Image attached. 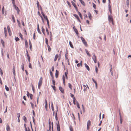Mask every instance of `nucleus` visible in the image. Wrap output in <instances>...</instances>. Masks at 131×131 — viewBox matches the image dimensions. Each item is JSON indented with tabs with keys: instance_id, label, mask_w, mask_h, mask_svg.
<instances>
[{
	"instance_id": "nucleus-20",
	"label": "nucleus",
	"mask_w": 131,
	"mask_h": 131,
	"mask_svg": "<svg viewBox=\"0 0 131 131\" xmlns=\"http://www.w3.org/2000/svg\"><path fill=\"white\" fill-rule=\"evenodd\" d=\"M110 72H113L112 66L111 64H110Z\"/></svg>"
},
{
	"instance_id": "nucleus-54",
	"label": "nucleus",
	"mask_w": 131,
	"mask_h": 131,
	"mask_svg": "<svg viewBox=\"0 0 131 131\" xmlns=\"http://www.w3.org/2000/svg\"><path fill=\"white\" fill-rule=\"evenodd\" d=\"M68 74V69H67L66 70V72H65L64 73V75L66 76L67 75V74Z\"/></svg>"
},
{
	"instance_id": "nucleus-5",
	"label": "nucleus",
	"mask_w": 131,
	"mask_h": 131,
	"mask_svg": "<svg viewBox=\"0 0 131 131\" xmlns=\"http://www.w3.org/2000/svg\"><path fill=\"white\" fill-rule=\"evenodd\" d=\"M73 15L74 16L75 18H77L79 22H81V21L80 20L79 18L77 15L74 14H73Z\"/></svg>"
},
{
	"instance_id": "nucleus-48",
	"label": "nucleus",
	"mask_w": 131,
	"mask_h": 131,
	"mask_svg": "<svg viewBox=\"0 0 131 131\" xmlns=\"http://www.w3.org/2000/svg\"><path fill=\"white\" fill-rule=\"evenodd\" d=\"M51 87H52V88H53V90H55V91L56 90V87L54 86V85L53 86V85H51Z\"/></svg>"
},
{
	"instance_id": "nucleus-62",
	"label": "nucleus",
	"mask_w": 131,
	"mask_h": 131,
	"mask_svg": "<svg viewBox=\"0 0 131 131\" xmlns=\"http://www.w3.org/2000/svg\"><path fill=\"white\" fill-rule=\"evenodd\" d=\"M92 80L95 84L96 83H97L96 81L93 78L92 79Z\"/></svg>"
},
{
	"instance_id": "nucleus-40",
	"label": "nucleus",
	"mask_w": 131,
	"mask_h": 131,
	"mask_svg": "<svg viewBox=\"0 0 131 131\" xmlns=\"http://www.w3.org/2000/svg\"><path fill=\"white\" fill-rule=\"evenodd\" d=\"M27 96L28 97H29V96H30V94H31L29 93V92L28 91H27Z\"/></svg>"
},
{
	"instance_id": "nucleus-26",
	"label": "nucleus",
	"mask_w": 131,
	"mask_h": 131,
	"mask_svg": "<svg viewBox=\"0 0 131 131\" xmlns=\"http://www.w3.org/2000/svg\"><path fill=\"white\" fill-rule=\"evenodd\" d=\"M69 44L70 45V46L72 48H73V47L72 45V43L71 41H69Z\"/></svg>"
},
{
	"instance_id": "nucleus-17",
	"label": "nucleus",
	"mask_w": 131,
	"mask_h": 131,
	"mask_svg": "<svg viewBox=\"0 0 131 131\" xmlns=\"http://www.w3.org/2000/svg\"><path fill=\"white\" fill-rule=\"evenodd\" d=\"M80 1L81 3V4L84 6H85V4L84 2L82 0H79Z\"/></svg>"
},
{
	"instance_id": "nucleus-43",
	"label": "nucleus",
	"mask_w": 131,
	"mask_h": 131,
	"mask_svg": "<svg viewBox=\"0 0 131 131\" xmlns=\"http://www.w3.org/2000/svg\"><path fill=\"white\" fill-rule=\"evenodd\" d=\"M69 129L70 131H73V128L71 126H69Z\"/></svg>"
},
{
	"instance_id": "nucleus-7",
	"label": "nucleus",
	"mask_w": 131,
	"mask_h": 131,
	"mask_svg": "<svg viewBox=\"0 0 131 131\" xmlns=\"http://www.w3.org/2000/svg\"><path fill=\"white\" fill-rule=\"evenodd\" d=\"M71 3H72V5L74 6V7L75 8L77 11L78 9H77V7L75 5V4L72 1H71Z\"/></svg>"
},
{
	"instance_id": "nucleus-59",
	"label": "nucleus",
	"mask_w": 131,
	"mask_h": 131,
	"mask_svg": "<svg viewBox=\"0 0 131 131\" xmlns=\"http://www.w3.org/2000/svg\"><path fill=\"white\" fill-rule=\"evenodd\" d=\"M24 127L25 128V131H27V128L26 127V124H24Z\"/></svg>"
},
{
	"instance_id": "nucleus-1",
	"label": "nucleus",
	"mask_w": 131,
	"mask_h": 131,
	"mask_svg": "<svg viewBox=\"0 0 131 131\" xmlns=\"http://www.w3.org/2000/svg\"><path fill=\"white\" fill-rule=\"evenodd\" d=\"M80 38H81L82 41L83 42L84 44L86 46H87V44L86 42V41L85 39L82 37H81Z\"/></svg>"
},
{
	"instance_id": "nucleus-46",
	"label": "nucleus",
	"mask_w": 131,
	"mask_h": 131,
	"mask_svg": "<svg viewBox=\"0 0 131 131\" xmlns=\"http://www.w3.org/2000/svg\"><path fill=\"white\" fill-rule=\"evenodd\" d=\"M68 86L70 88L71 90L72 89V85H71V84L70 83H68Z\"/></svg>"
},
{
	"instance_id": "nucleus-29",
	"label": "nucleus",
	"mask_w": 131,
	"mask_h": 131,
	"mask_svg": "<svg viewBox=\"0 0 131 131\" xmlns=\"http://www.w3.org/2000/svg\"><path fill=\"white\" fill-rule=\"evenodd\" d=\"M77 12H78V14L79 15L80 17L81 18V19H82V15L80 13V12H79V11L78 10Z\"/></svg>"
},
{
	"instance_id": "nucleus-14",
	"label": "nucleus",
	"mask_w": 131,
	"mask_h": 131,
	"mask_svg": "<svg viewBox=\"0 0 131 131\" xmlns=\"http://www.w3.org/2000/svg\"><path fill=\"white\" fill-rule=\"evenodd\" d=\"M37 31L40 34H41V33L39 28V25L38 24H37Z\"/></svg>"
},
{
	"instance_id": "nucleus-41",
	"label": "nucleus",
	"mask_w": 131,
	"mask_h": 131,
	"mask_svg": "<svg viewBox=\"0 0 131 131\" xmlns=\"http://www.w3.org/2000/svg\"><path fill=\"white\" fill-rule=\"evenodd\" d=\"M52 84L53 85H55V81L53 79L52 80Z\"/></svg>"
},
{
	"instance_id": "nucleus-60",
	"label": "nucleus",
	"mask_w": 131,
	"mask_h": 131,
	"mask_svg": "<svg viewBox=\"0 0 131 131\" xmlns=\"http://www.w3.org/2000/svg\"><path fill=\"white\" fill-rule=\"evenodd\" d=\"M29 68H31V69H32V67L31 66V63H29Z\"/></svg>"
},
{
	"instance_id": "nucleus-11",
	"label": "nucleus",
	"mask_w": 131,
	"mask_h": 131,
	"mask_svg": "<svg viewBox=\"0 0 131 131\" xmlns=\"http://www.w3.org/2000/svg\"><path fill=\"white\" fill-rule=\"evenodd\" d=\"M92 59L94 61L95 63H96L97 62L96 58V57H92Z\"/></svg>"
},
{
	"instance_id": "nucleus-58",
	"label": "nucleus",
	"mask_w": 131,
	"mask_h": 131,
	"mask_svg": "<svg viewBox=\"0 0 131 131\" xmlns=\"http://www.w3.org/2000/svg\"><path fill=\"white\" fill-rule=\"evenodd\" d=\"M32 89L33 91V92H34V90H35V89H34V86H33V85H32Z\"/></svg>"
},
{
	"instance_id": "nucleus-22",
	"label": "nucleus",
	"mask_w": 131,
	"mask_h": 131,
	"mask_svg": "<svg viewBox=\"0 0 131 131\" xmlns=\"http://www.w3.org/2000/svg\"><path fill=\"white\" fill-rule=\"evenodd\" d=\"M13 73L14 76H15V67H14V66H13Z\"/></svg>"
},
{
	"instance_id": "nucleus-44",
	"label": "nucleus",
	"mask_w": 131,
	"mask_h": 131,
	"mask_svg": "<svg viewBox=\"0 0 131 131\" xmlns=\"http://www.w3.org/2000/svg\"><path fill=\"white\" fill-rule=\"evenodd\" d=\"M17 21L18 24V25L20 27V23L18 19H17Z\"/></svg>"
},
{
	"instance_id": "nucleus-63",
	"label": "nucleus",
	"mask_w": 131,
	"mask_h": 131,
	"mask_svg": "<svg viewBox=\"0 0 131 131\" xmlns=\"http://www.w3.org/2000/svg\"><path fill=\"white\" fill-rule=\"evenodd\" d=\"M37 5L38 7V8L39 6V2L38 1H37Z\"/></svg>"
},
{
	"instance_id": "nucleus-6",
	"label": "nucleus",
	"mask_w": 131,
	"mask_h": 131,
	"mask_svg": "<svg viewBox=\"0 0 131 131\" xmlns=\"http://www.w3.org/2000/svg\"><path fill=\"white\" fill-rule=\"evenodd\" d=\"M7 30H8V32L9 33V35H10V36L11 35V32L10 30V29L9 26L8 25V26H7Z\"/></svg>"
},
{
	"instance_id": "nucleus-25",
	"label": "nucleus",
	"mask_w": 131,
	"mask_h": 131,
	"mask_svg": "<svg viewBox=\"0 0 131 131\" xmlns=\"http://www.w3.org/2000/svg\"><path fill=\"white\" fill-rule=\"evenodd\" d=\"M85 51H86V52L87 54V55L89 57H90L91 56V55L90 54V53H89L88 50L87 49H85Z\"/></svg>"
},
{
	"instance_id": "nucleus-28",
	"label": "nucleus",
	"mask_w": 131,
	"mask_h": 131,
	"mask_svg": "<svg viewBox=\"0 0 131 131\" xmlns=\"http://www.w3.org/2000/svg\"><path fill=\"white\" fill-rule=\"evenodd\" d=\"M91 125V122L90 120H89L88 121L87 123V126H90Z\"/></svg>"
},
{
	"instance_id": "nucleus-49",
	"label": "nucleus",
	"mask_w": 131,
	"mask_h": 131,
	"mask_svg": "<svg viewBox=\"0 0 131 131\" xmlns=\"http://www.w3.org/2000/svg\"><path fill=\"white\" fill-rule=\"evenodd\" d=\"M21 69L24 71V64L23 63H22V65H21Z\"/></svg>"
},
{
	"instance_id": "nucleus-4",
	"label": "nucleus",
	"mask_w": 131,
	"mask_h": 131,
	"mask_svg": "<svg viewBox=\"0 0 131 131\" xmlns=\"http://www.w3.org/2000/svg\"><path fill=\"white\" fill-rule=\"evenodd\" d=\"M42 77H40L38 82V85L39 86H41L42 83Z\"/></svg>"
},
{
	"instance_id": "nucleus-64",
	"label": "nucleus",
	"mask_w": 131,
	"mask_h": 131,
	"mask_svg": "<svg viewBox=\"0 0 131 131\" xmlns=\"http://www.w3.org/2000/svg\"><path fill=\"white\" fill-rule=\"evenodd\" d=\"M17 115H18V118H19V117L20 116V114L19 113H18L17 114Z\"/></svg>"
},
{
	"instance_id": "nucleus-16",
	"label": "nucleus",
	"mask_w": 131,
	"mask_h": 131,
	"mask_svg": "<svg viewBox=\"0 0 131 131\" xmlns=\"http://www.w3.org/2000/svg\"><path fill=\"white\" fill-rule=\"evenodd\" d=\"M1 43L2 44L3 47H4V42L2 39H1Z\"/></svg>"
},
{
	"instance_id": "nucleus-39",
	"label": "nucleus",
	"mask_w": 131,
	"mask_h": 131,
	"mask_svg": "<svg viewBox=\"0 0 131 131\" xmlns=\"http://www.w3.org/2000/svg\"><path fill=\"white\" fill-rule=\"evenodd\" d=\"M94 9H96V5L93 3H92Z\"/></svg>"
},
{
	"instance_id": "nucleus-3",
	"label": "nucleus",
	"mask_w": 131,
	"mask_h": 131,
	"mask_svg": "<svg viewBox=\"0 0 131 131\" xmlns=\"http://www.w3.org/2000/svg\"><path fill=\"white\" fill-rule=\"evenodd\" d=\"M57 131H60V128L59 125V121H58V122L57 123Z\"/></svg>"
},
{
	"instance_id": "nucleus-47",
	"label": "nucleus",
	"mask_w": 131,
	"mask_h": 131,
	"mask_svg": "<svg viewBox=\"0 0 131 131\" xmlns=\"http://www.w3.org/2000/svg\"><path fill=\"white\" fill-rule=\"evenodd\" d=\"M43 17L47 21H49L48 20L46 16H44Z\"/></svg>"
},
{
	"instance_id": "nucleus-36",
	"label": "nucleus",
	"mask_w": 131,
	"mask_h": 131,
	"mask_svg": "<svg viewBox=\"0 0 131 131\" xmlns=\"http://www.w3.org/2000/svg\"><path fill=\"white\" fill-rule=\"evenodd\" d=\"M15 39L16 41H17L19 40V39L17 37H15Z\"/></svg>"
},
{
	"instance_id": "nucleus-45",
	"label": "nucleus",
	"mask_w": 131,
	"mask_h": 131,
	"mask_svg": "<svg viewBox=\"0 0 131 131\" xmlns=\"http://www.w3.org/2000/svg\"><path fill=\"white\" fill-rule=\"evenodd\" d=\"M51 109H52V111H54V109L53 107V103H51Z\"/></svg>"
},
{
	"instance_id": "nucleus-56",
	"label": "nucleus",
	"mask_w": 131,
	"mask_h": 131,
	"mask_svg": "<svg viewBox=\"0 0 131 131\" xmlns=\"http://www.w3.org/2000/svg\"><path fill=\"white\" fill-rule=\"evenodd\" d=\"M95 71H96V73H97V72H97L98 69H97V67H95Z\"/></svg>"
},
{
	"instance_id": "nucleus-27",
	"label": "nucleus",
	"mask_w": 131,
	"mask_h": 131,
	"mask_svg": "<svg viewBox=\"0 0 131 131\" xmlns=\"http://www.w3.org/2000/svg\"><path fill=\"white\" fill-rule=\"evenodd\" d=\"M58 54H56L55 56V58H54V61H56L57 60V59L58 58Z\"/></svg>"
},
{
	"instance_id": "nucleus-53",
	"label": "nucleus",
	"mask_w": 131,
	"mask_h": 131,
	"mask_svg": "<svg viewBox=\"0 0 131 131\" xmlns=\"http://www.w3.org/2000/svg\"><path fill=\"white\" fill-rule=\"evenodd\" d=\"M0 72L1 74V75H2L3 74V73L2 72V70L1 68H0Z\"/></svg>"
},
{
	"instance_id": "nucleus-23",
	"label": "nucleus",
	"mask_w": 131,
	"mask_h": 131,
	"mask_svg": "<svg viewBox=\"0 0 131 131\" xmlns=\"http://www.w3.org/2000/svg\"><path fill=\"white\" fill-rule=\"evenodd\" d=\"M67 53L68 52L67 51L66 53L65 54V56L66 58V60H67V61H68V60H69L68 58L67 57L66 55L67 54Z\"/></svg>"
},
{
	"instance_id": "nucleus-34",
	"label": "nucleus",
	"mask_w": 131,
	"mask_h": 131,
	"mask_svg": "<svg viewBox=\"0 0 131 131\" xmlns=\"http://www.w3.org/2000/svg\"><path fill=\"white\" fill-rule=\"evenodd\" d=\"M5 89L7 91H9V88L6 85H5Z\"/></svg>"
},
{
	"instance_id": "nucleus-31",
	"label": "nucleus",
	"mask_w": 131,
	"mask_h": 131,
	"mask_svg": "<svg viewBox=\"0 0 131 131\" xmlns=\"http://www.w3.org/2000/svg\"><path fill=\"white\" fill-rule=\"evenodd\" d=\"M48 48V51L49 52H50L51 51V49L50 46L49 45H47Z\"/></svg>"
},
{
	"instance_id": "nucleus-38",
	"label": "nucleus",
	"mask_w": 131,
	"mask_h": 131,
	"mask_svg": "<svg viewBox=\"0 0 131 131\" xmlns=\"http://www.w3.org/2000/svg\"><path fill=\"white\" fill-rule=\"evenodd\" d=\"M23 119L25 122L26 123V122L27 119L25 116H24L23 117Z\"/></svg>"
},
{
	"instance_id": "nucleus-18",
	"label": "nucleus",
	"mask_w": 131,
	"mask_h": 131,
	"mask_svg": "<svg viewBox=\"0 0 131 131\" xmlns=\"http://www.w3.org/2000/svg\"><path fill=\"white\" fill-rule=\"evenodd\" d=\"M13 5L15 7V9H16L17 11H20L18 8L17 7L15 4H14Z\"/></svg>"
},
{
	"instance_id": "nucleus-61",
	"label": "nucleus",
	"mask_w": 131,
	"mask_h": 131,
	"mask_svg": "<svg viewBox=\"0 0 131 131\" xmlns=\"http://www.w3.org/2000/svg\"><path fill=\"white\" fill-rule=\"evenodd\" d=\"M41 30L42 32L44 31H45V29L43 28V27L42 26L41 27Z\"/></svg>"
},
{
	"instance_id": "nucleus-37",
	"label": "nucleus",
	"mask_w": 131,
	"mask_h": 131,
	"mask_svg": "<svg viewBox=\"0 0 131 131\" xmlns=\"http://www.w3.org/2000/svg\"><path fill=\"white\" fill-rule=\"evenodd\" d=\"M45 42L46 44L47 45H49L48 44V39L47 38H45Z\"/></svg>"
},
{
	"instance_id": "nucleus-24",
	"label": "nucleus",
	"mask_w": 131,
	"mask_h": 131,
	"mask_svg": "<svg viewBox=\"0 0 131 131\" xmlns=\"http://www.w3.org/2000/svg\"><path fill=\"white\" fill-rule=\"evenodd\" d=\"M6 129L7 131H10V128L8 125L7 126Z\"/></svg>"
},
{
	"instance_id": "nucleus-57",
	"label": "nucleus",
	"mask_w": 131,
	"mask_h": 131,
	"mask_svg": "<svg viewBox=\"0 0 131 131\" xmlns=\"http://www.w3.org/2000/svg\"><path fill=\"white\" fill-rule=\"evenodd\" d=\"M67 3L68 4V5L70 7L71 6V5L70 4V3L68 1H67Z\"/></svg>"
},
{
	"instance_id": "nucleus-21",
	"label": "nucleus",
	"mask_w": 131,
	"mask_h": 131,
	"mask_svg": "<svg viewBox=\"0 0 131 131\" xmlns=\"http://www.w3.org/2000/svg\"><path fill=\"white\" fill-rule=\"evenodd\" d=\"M74 31L75 32L76 34H77V35L78 36V35L79 34V33L78 32L77 30L75 28L74 29Z\"/></svg>"
},
{
	"instance_id": "nucleus-9",
	"label": "nucleus",
	"mask_w": 131,
	"mask_h": 131,
	"mask_svg": "<svg viewBox=\"0 0 131 131\" xmlns=\"http://www.w3.org/2000/svg\"><path fill=\"white\" fill-rule=\"evenodd\" d=\"M59 74V72L57 70H56L55 73V77L56 78H57Z\"/></svg>"
},
{
	"instance_id": "nucleus-51",
	"label": "nucleus",
	"mask_w": 131,
	"mask_h": 131,
	"mask_svg": "<svg viewBox=\"0 0 131 131\" xmlns=\"http://www.w3.org/2000/svg\"><path fill=\"white\" fill-rule=\"evenodd\" d=\"M46 103L45 104V108L46 109H47V102L46 100Z\"/></svg>"
},
{
	"instance_id": "nucleus-33",
	"label": "nucleus",
	"mask_w": 131,
	"mask_h": 131,
	"mask_svg": "<svg viewBox=\"0 0 131 131\" xmlns=\"http://www.w3.org/2000/svg\"><path fill=\"white\" fill-rule=\"evenodd\" d=\"M76 103H77V106L78 107V108H80V107L79 106V104L78 103V102L77 101H76Z\"/></svg>"
},
{
	"instance_id": "nucleus-15",
	"label": "nucleus",
	"mask_w": 131,
	"mask_h": 131,
	"mask_svg": "<svg viewBox=\"0 0 131 131\" xmlns=\"http://www.w3.org/2000/svg\"><path fill=\"white\" fill-rule=\"evenodd\" d=\"M25 46L26 48H27L28 47V43L26 40H25Z\"/></svg>"
},
{
	"instance_id": "nucleus-30",
	"label": "nucleus",
	"mask_w": 131,
	"mask_h": 131,
	"mask_svg": "<svg viewBox=\"0 0 131 131\" xmlns=\"http://www.w3.org/2000/svg\"><path fill=\"white\" fill-rule=\"evenodd\" d=\"M12 17L13 19V20L14 23H15V18L13 15H12Z\"/></svg>"
},
{
	"instance_id": "nucleus-13",
	"label": "nucleus",
	"mask_w": 131,
	"mask_h": 131,
	"mask_svg": "<svg viewBox=\"0 0 131 131\" xmlns=\"http://www.w3.org/2000/svg\"><path fill=\"white\" fill-rule=\"evenodd\" d=\"M108 8H109V11L111 13V14H112V9H111V6L110 5V4H108Z\"/></svg>"
},
{
	"instance_id": "nucleus-55",
	"label": "nucleus",
	"mask_w": 131,
	"mask_h": 131,
	"mask_svg": "<svg viewBox=\"0 0 131 131\" xmlns=\"http://www.w3.org/2000/svg\"><path fill=\"white\" fill-rule=\"evenodd\" d=\"M62 80L63 81H65L64 75H63L62 76Z\"/></svg>"
},
{
	"instance_id": "nucleus-42",
	"label": "nucleus",
	"mask_w": 131,
	"mask_h": 131,
	"mask_svg": "<svg viewBox=\"0 0 131 131\" xmlns=\"http://www.w3.org/2000/svg\"><path fill=\"white\" fill-rule=\"evenodd\" d=\"M126 4H127V6L128 7H129V1H126Z\"/></svg>"
},
{
	"instance_id": "nucleus-8",
	"label": "nucleus",
	"mask_w": 131,
	"mask_h": 131,
	"mask_svg": "<svg viewBox=\"0 0 131 131\" xmlns=\"http://www.w3.org/2000/svg\"><path fill=\"white\" fill-rule=\"evenodd\" d=\"M59 89L61 92L62 93H64V90L62 87L59 86Z\"/></svg>"
},
{
	"instance_id": "nucleus-12",
	"label": "nucleus",
	"mask_w": 131,
	"mask_h": 131,
	"mask_svg": "<svg viewBox=\"0 0 131 131\" xmlns=\"http://www.w3.org/2000/svg\"><path fill=\"white\" fill-rule=\"evenodd\" d=\"M4 32L5 37H6L7 36V32L6 29L5 27L4 28Z\"/></svg>"
},
{
	"instance_id": "nucleus-35",
	"label": "nucleus",
	"mask_w": 131,
	"mask_h": 131,
	"mask_svg": "<svg viewBox=\"0 0 131 131\" xmlns=\"http://www.w3.org/2000/svg\"><path fill=\"white\" fill-rule=\"evenodd\" d=\"M76 100V99L74 97H73V103L74 105H75V101Z\"/></svg>"
},
{
	"instance_id": "nucleus-50",
	"label": "nucleus",
	"mask_w": 131,
	"mask_h": 131,
	"mask_svg": "<svg viewBox=\"0 0 131 131\" xmlns=\"http://www.w3.org/2000/svg\"><path fill=\"white\" fill-rule=\"evenodd\" d=\"M46 31L47 32V34L48 35H49V31L48 29L47 28H46Z\"/></svg>"
},
{
	"instance_id": "nucleus-32",
	"label": "nucleus",
	"mask_w": 131,
	"mask_h": 131,
	"mask_svg": "<svg viewBox=\"0 0 131 131\" xmlns=\"http://www.w3.org/2000/svg\"><path fill=\"white\" fill-rule=\"evenodd\" d=\"M88 15L89 17V18L90 19H91V18L92 16H91V14H90V12H89L88 13Z\"/></svg>"
},
{
	"instance_id": "nucleus-52",
	"label": "nucleus",
	"mask_w": 131,
	"mask_h": 131,
	"mask_svg": "<svg viewBox=\"0 0 131 131\" xmlns=\"http://www.w3.org/2000/svg\"><path fill=\"white\" fill-rule=\"evenodd\" d=\"M30 103L31 105L32 108L33 109L34 108V104L31 102H30Z\"/></svg>"
},
{
	"instance_id": "nucleus-19",
	"label": "nucleus",
	"mask_w": 131,
	"mask_h": 131,
	"mask_svg": "<svg viewBox=\"0 0 131 131\" xmlns=\"http://www.w3.org/2000/svg\"><path fill=\"white\" fill-rule=\"evenodd\" d=\"M50 75H51V77L52 79H54V77H53V73H52V72L51 71V70H50Z\"/></svg>"
},
{
	"instance_id": "nucleus-10",
	"label": "nucleus",
	"mask_w": 131,
	"mask_h": 131,
	"mask_svg": "<svg viewBox=\"0 0 131 131\" xmlns=\"http://www.w3.org/2000/svg\"><path fill=\"white\" fill-rule=\"evenodd\" d=\"M84 64L85 67L87 69L88 71H89V70H90V68H89V66L86 63H84Z\"/></svg>"
},
{
	"instance_id": "nucleus-2",
	"label": "nucleus",
	"mask_w": 131,
	"mask_h": 131,
	"mask_svg": "<svg viewBox=\"0 0 131 131\" xmlns=\"http://www.w3.org/2000/svg\"><path fill=\"white\" fill-rule=\"evenodd\" d=\"M108 20L110 22L111 21L112 22V24H113V18H112V16H110V15H108Z\"/></svg>"
}]
</instances>
